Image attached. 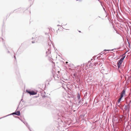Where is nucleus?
Instances as JSON below:
<instances>
[{"mask_svg": "<svg viewBox=\"0 0 131 131\" xmlns=\"http://www.w3.org/2000/svg\"><path fill=\"white\" fill-rule=\"evenodd\" d=\"M123 95L121 94L120 98H121L122 99L123 97Z\"/></svg>", "mask_w": 131, "mask_h": 131, "instance_id": "obj_15", "label": "nucleus"}, {"mask_svg": "<svg viewBox=\"0 0 131 131\" xmlns=\"http://www.w3.org/2000/svg\"><path fill=\"white\" fill-rule=\"evenodd\" d=\"M73 75L74 76V77H75L76 76V73H74V74H73Z\"/></svg>", "mask_w": 131, "mask_h": 131, "instance_id": "obj_18", "label": "nucleus"}, {"mask_svg": "<svg viewBox=\"0 0 131 131\" xmlns=\"http://www.w3.org/2000/svg\"><path fill=\"white\" fill-rule=\"evenodd\" d=\"M51 53V51H50V49L49 48H48L47 50V51L46 52V54H47V55L49 53Z\"/></svg>", "mask_w": 131, "mask_h": 131, "instance_id": "obj_4", "label": "nucleus"}, {"mask_svg": "<svg viewBox=\"0 0 131 131\" xmlns=\"http://www.w3.org/2000/svg\"><path fill=\"white\" fill-rule=\"evenodd\" d=\"M37 94V92H35L33 91H32L31 92V95H35L36 94Z\"/></svg>", "mask_w": 131, "mask_h": 131, "instance_id": "obj_7", "label": "nucleus"}, {"mask_svg": "<svg viewBox=\"0 0 131 131\" xmlns=\"http://www.w3.org/2000/svg\"><path fill=\"white\" fill-rule=\"evenodd\" d=\"M77 1H80V0H77Z\"/></svg>", "mask_w": 131, "mask_h": 131, "instance_id": "obj_33", "label": "nucleus"}, {"mask_svg": "<svg viewBox=\"0 0 131 131\" xmlns=\"http://www.w3.org/2000/svg\"><path fill=\"white\" fill-rule=\"evenodd\" d=\"M32 43H35V42L34 41H32Z\"/></svg>", "mask_w": 131, "mask_h": 131, "instance_id": "obj_26", "label": "nucleus"}, {"mask_svg": "<svg viewBox=\"0 0 131 131\" xmlns=\"http://www.w3.org/2000/svg\"><path fill=\"white\" fill-rule=\"evenodd\" d=\"M26 91L29 94L31 95V91H28L27 90Z\"/></svg>", "mask_w": 131, "mask_h": 131, "instance_id": "obj_13", "label": "nucleus"}, {"mask_svg": "<svg viewBox=\"0 0 131 131\" xmlns=\"http://www.w3.org/2000/svg\"><path fill=\"white\" fill-rule=\"evenodd\" d=\"M100 2L101 3V5H102V3L101 2Z\"/></svg>", "mask_w": 131, "mask_h": 131, "instance_id": "obj_27", "label": "nucleus"}, {"mask_svg": "<svg viewBox=\"0 0 131 131\" xmlns=\"http://www.w3.org/2000/svg\"><path fill=\"white\" fill-rule=\"evenodd\" d=\"M37 38V37L34 38L35 39V40L37 42V41H36V39Z\"/></svg>", "mask_w": 131, "mask_h": 131, "instance_id": "obj_23", "label": "nucleus"}, {"mask_svg": "<svg viewBox=\"0 0 131 131\" xmlns=\"http://www.w3.org/2000/svg\"><path fill=\"white\" fill-rule=\"evenodd\" d=\"M11 115V114H10V115H7V116H4V117H3V118L5 117H6V116H8V115ZM2 118H2H0V119Z\"/></svg>", "mask_w": 131, "mask_h": 131, "instance_id": "obj_20", "label": "nucleus"}, {"mask_svg": "<svg viewBox=\"0 0 131 131\" xmlns=\"http://www.w3.org/2000/svg\"><path fill=\"white\" fill-rule=\"evenodd\" d=\"M89 80L90 81H93V80L92 78V77L91 74H89L88 75Z\"/></svg>", "mask_w": 131, "mask_h": 131, "instance_id": "obj_3", "label": "nucleus"}, {"mask_svg": "<svg viewBox=\"0 0 131 131\" xmlns=\"http://www.w3.org/2000/svg\"><path fill=\"white\" fill-rule=\"evenodd\" d=\"M125 109L126 110L129 111V107L127 106V105H125Z\"/></svg>", "mask_w": 131, "mask_h": 131, "instance_id": "obj_8", "label": "nucleus"}, {"mask_svg": "<svg viewBox=\"0 0 131 131\" xmlns=\"http://www.w3.org/2000/svg\"><path fill=\"white\" fill-rule=\"evenodd\" d=\"M61 102V103L62 104H65L66 103L65 99L64 98H63L62 102Z\"/></svg>", "mask_w": 131, "mask_h": 131, "instance_id": "obj_9", "label": "nucleus"}, {"mask_svg": "<svg viewBox=\"0 0 131 131\" xmlns=\"http://www.w3.org/2000/svg\"><path fill=\"white\" fill-rule=\"evenodd\" d=\"M79 31V32H81V31Z\"/></svg>", "mask_w": 131, "mask_h": 131, "instance_id": "obj_29", "label": "nucleus"}, {"mask_svg": "<svg viewBox=\"0 0 131 131\" xmlns=\"http://www.w3.org/2000/svg\"><path fill=\"white\" fill-rule=\"evenodd\" d=\"M14 58H15V59H16V58L15 56V54H14Z\"/></svg>", "mask_w": 131, "mask_h": 131, "instance_id": "obj_25", "label": "nucleus"}, {"mask_svg": "<svg viewBox=\"0 0 131 131\" xmlns=\"http://www.w3.org/2000/svg\"><path fill=\"white\" fill-rule=\"evenodd\" d=\"M121 98H119V99H118V103L117 104V105H118V104H119V102H120L121 100Z\"/></svg>", "mask_w": 131, "mask_h": 131, "instance_id": "obj_14", "label": "nucleus"}, {"mask_svg": "<svg viewBox=\"0 0 131 131\" xmlns=\"http://www.w3.org/2000/svg\"><path fill=\"white\" fill-rule=\"evenodd\" d=\"M63 99H61L60 100V102H62Z\"/></svg>", "mask_w": 131, "mask_h": 131, "instance_id": "obj_24", "label": "nucleus"}, {"mask_svg": "<svg viewBox=\"0 0 131 131\" xmlns=\"http://www.w3.org/2000/svg\"><path fill=\"white\" fill-rule=\"evenodd\" d=\"M60 26V25H57V26Z\"/></svg>", "mask_w": 131, "mask_h": 131, "instance_id": "obj_30", "label": "nucleus"}, {"mask_svg": "<svg viewBox=\"0 0 131 131\" xmlns=\"http://www.w3.org/2000/svg\"><path fill=\"white\" fill-rule=\"evenodd\" d=\"M119 106V105H118V106Z\"/></svg>", "mask_w": 131, "mask_h": 131, "instance_id": "obj_34", "label": "nucleus"}, {"mask_svg": "<svg viewBox=\"0 0 131 131\" xmlns=\"http://www.w3.org/2000/svg\"><path fill=\"white\" fill-rule=\"evenodd\" d=\"M87 94H88L87 92H86L85 93V94L84 96H85V95H87Z\"/></svg>", "mask_w": 131, "mask_h": 131, "instance_id": "obj_22", "label": "nucleus"}, {"mask_svg": "<svg viewBox=\"0 0 131 131\" xmlns=\"http://www.w3.org/2000/svg\"><path fill=\"white\" fill-rule=\"evenodd\" d=\"M83 99H81V100H80V101L79 102V104H81L83 103Z\"/></svg>", "mask_w": 131, "mask_h": 131, "instance_id": "obj_11", "label": "nucleus"}, {"mask_svg": "<svg viewBox=\"0 0 131 131\" xmlns=\"http://www.w3.org/2000/svg\"><path fill=\"white\" fill-rule=\"evenodd\" d=\"M57 78H58L59 79L60 77V76L59 75H57Z\"/></svg>", "mask_w": 131, "mask_h": 131, "instance_id": "obj_17", "label": "nucleus"}, {"mask_svg": "<svg viewBox=\"0 0 131 131\" xmlns=\"http://www.w3.org/2000/svg\"><path fill=\"white\" fill-rule=\"evenodd\" d=\"M131 102V101H130V102ZM127 106H128L129 107V108L130 107V103H129L128 105H127Z\"/></svg>", "mask_w": 131, "mask_h": 131, "instance_id": "obj_19", "label": "nucleus"}, {"mask_svg": "<svg viewBox=\"0 0 131 131\" xmlns=\"http://www.w3.org/2000/svg\"><path fill=\"white\" fill-rule=\"evenodd\" d=\"M91 60H92V59H91Z\"/></svg>", "mask_w": 131, "mask_h": 131, "instance_id": "obj_37", "label": "nucleus"}, {"mask_svg": "<svg viewBox=\"0 0 131 131\" xmlns=\"http://www.w3.org/2000/svg\"><path fill=\"white\" fill-rule=\"evenodd\" d=\"M68 63V62H66V64H67Z\"/></svg>", "mask_w": 131, "mask_h": 131, "instance_id": "obj_28", "label": "nucleus"}, {"mask_svg": "<svg viewBox=\"0 0 131 131\" xmlns=\"http://www.w3.org/2000/svg\"><path fill=\"white\" fill-rule=\"evenodd\" d=\"M113 49H112V50H104V51H113Z\"/></svg>", "mask_w": 131, "mask_h": 131, "instance_id": "obj_16", "label": "nucleus"}, {"mask_svg": "<svg viewBox=\"0 0 131 131\" xmlns=\"http://www.w3.org/2000/svg\"><path fill=\"white\" fill-rule=\"evenodd\" d=\"M77 98L79 99H80V95L79 93L78 94V95H77Z\"/></svg>", "mask_w": 131, "mask_h": 131, "instance_id": "obj_12", "label": "nucleus"}, {"mask_svg": "<svg viewBox=\"0 0 131 131\" xmlns=\"http://www.w3.org/2000/svg\"><path fill=\"white\" fill-rule=\"evenodd\" d=\"M90 62H91V61H89V63H90Z\"/></svg>", "mask_w": 131, "mask_h": 131, "instance_id": "obj_31", "label": "nucleus"}, {"mask_svg": "<svg viewBox=\"0 0 131 131\" xmlns=\"http://www.w3.org/2000/svg\"><path fill=\"white\" fill-rule=\"evenodd\" d=\"M125 57V56H123L122 57V58H121L120 60H119V61H120L121 62H123V60H124V58Z\"/></svg>", "mask_w": 131, "mask_h": 131, "instance_id": "obj_5", "label": "nucleus"}, {"mask_svg": "<svg viewBox=\"0 0 131 131\" xmlns=\"http://www.w3.org/2000/svg\"><path fill=\"white\" fill-rule=\"evenodd\" d=\"M13 114H15L17 116H19L20 115V113L19 111H15L13 113Z\"/></svg>", "mask_w": 131, "mask_h": 131, "instance_id": "obj_1", "label": "nucleus"}, {"mask_svg": "<svg viewBox=\"0 0 131 131\" xmlns=\"http://www.w3.org/2000/svg\"><path fill=\"white\" fill-rule=\"evenodd\" d=\"M103 9L104 10L105 12H106V10H105V8H104L103 7Z\"/></svg>", "mask_w": 131, "mask_h": 131, "instance_id": "obj_21", "label": "nucleus"}, {"mask_svg": "<svg viewBox=\"0 0 131 131\" xmlns=\"http://www.w3.org/2000/svg\"><path fill=\"white\" fill-rule=\"evenodd\" d=\"M24 123L26 125V126L28 128H29V130H30V131H32L29 128V126L28 125V124H27V123L26 122H24Z\"/></svg>", "mask_w": 131, "mask_h": 131, "instance_id": "obj_6", "label": "nucleus"}, {"mask_svg": "<svg viewBox=\"0 0 131 131\" xmlns=\"http://www.w3.org/2000/svg\"><path fill=\"white\" fill-rule=\"evenodd\" d=\"M8 53H9V51H8Z\"/></svg>", "mask_w": 131, "mask_h": 131, "instance_id": "obj_35", "label": "nucleus"}, {"mask_svg": "<svg viewBox=\"0 0 131 131\" xmlns=\"http://www.w3.org/2000/svg\"><path fill=\"white\" fill-rule=\"evenodd\" d=\"M31 1H33L34 0H31Z\"/></svg>", "mask_w": 131, "mask_h": 131, "instance_id": "obj_32", "label": "nucleus"}, {"mask_svg": "<svg viewBox=\"0 0 131 131\" xmlns=\"http://www.w3.org/2000/svg\"><path fill=\"white\" fill-rule=\"evenodd\" d=\"M125 90L124 89L123 91L122 92L121 94L124 95L125 94Z\"/></svg>", "mask_w": 131, "mask_h": 131, "instance_id": "obj_10", "label": "nucleus"}, {"mask_svg": "<svg viewBox=\"0 0 131 131\" xmlns=\"http://www.w3.org/2000/svg\"><path fill=\"white\" fill-rule=\"evenodd\" d=\"M122 62H121L120 61H118L117 62V66L118 68H120L121 64L122 63Z\"/></svg>", "mask_w": 131, "mask_h": 131, "instance_id": "obj_2", "label": "nucleus"}, {"mask_svg": "<svg viewBox=\"0 0 131 131\" xmlns=\"http://www.w3.org/2000/svg\"><path fill=\"white\" fill-rule=\"evenodd\" d=\"M67 25V24H66L65 25Z\"/></svg>", "mask_w": 131, "mask_h": 131, "instance_id": "obj_36", "label": "nucleus"}]
</instances>
